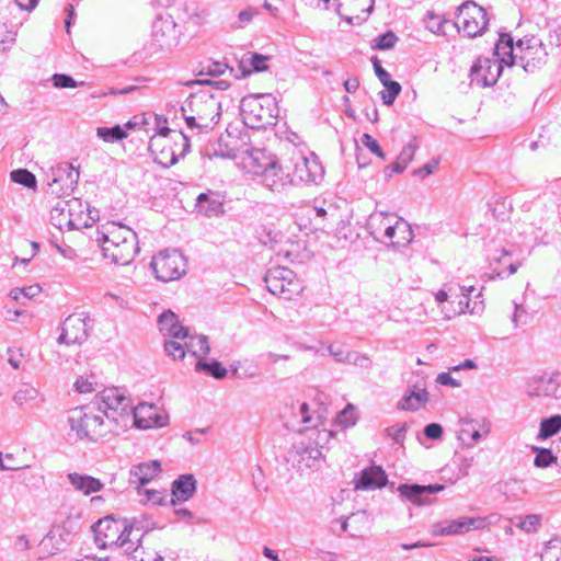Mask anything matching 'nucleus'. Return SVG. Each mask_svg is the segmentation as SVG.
Masks as SVG:
<instances>
[{
    "mask_svg": "<svg viewBox=\"0 0 561 561\" xmlns=\"http://www.w3.org/2000/svg\"><path fill=\"white\" fill-rule=\"evenodd\" d=\"M181 112L190 129L208 133L220 119L221 101L209 91H199L183 102Z\"/></svg>",
    "mask_w": 561,
    "mask_h": 561,
    "instance_id": "f257e3e1",
    "label": "nucleus"
},
{
    "mask_svg": "<svg viewBox=\"0 0 561 561\" xmlns=\"http://www.w3.org/2000/svg\"><path fill=\"white\" fill-rule=\"evenodd\" d=\"M96 241L101 243L103 256L116 265L130 264L140 250L137 233L125 226L110 234L102 233Z\"/></svg>",
    "mask_w": 561,
    "mask_h": 561,
    "instance_id": "f03ea898",
    "label": "nucleus"
},
{
    "mask_svg": "<svg viewBox=\"0 0 561 561\" xmlns=\"http://www.w3.org/2000/svg\"><path fill=\"white\" fill-rule=\"evenodd\" d=\"M240 110L243 123L252 129L275 126L279 113L276 98L271 93L244 96Z\"/></svg>",
    "mask_w": 561,
    "mask_h": 561,
    "instance_id": "7ed1b4c3",
    "label": "nucleus"
},
{
    "mask_svg": "<svg viewBox=\"0 0 561 561\" xmlns=\"http://www.w3.org/2000/svg\"><path fill=\"white\" fill-rule=\"evenodd\" d=\"M322 458V451L311 438L299 435L293 442L286 454V461L299 472L317 469Z\"/></svg>",
    "mask_w": 561,
    "mask_h": 561,
    "instance_id": "20e7f679",
    "label": "nucleus"
},
{
    "mask_svg": "<svg viewBox=\"0 0 561 561\" xmlns=\"http://www.w3.org/2000/svg\"><path fill=\"white\" fill-rule=\"evenodd\" d=\"M71 431L80 439L98 440L105 434L104 420L99 414L89 413L83 407L71 409L68 415Z\"/></svg>",
    "mask_w": 561,
    "mask_h": 561,
    "instance_id": "39448f33",
    "label": "nucleus"
},
{
    "mask_svg": "<svg viewBox=\"0 0 561 561\" xmlns=\"http://www.w3.org/2000/svg\"><path fill=\"white\" fill-rule=\"evenodd\" d=\"M454 26L469 37L479 36L488 26L486 11L473 1H466L457 10Z\"/></svg>",
    "mask_w": 561,
    "mask_h": 561,
    "instance_id": "423d86ee",
    "label": "nucleus"
},
{
    "mask_svg": "<svg viewBox=\"0 0 561 561\" xmlns=\"http://www.w3.org/2000/svg\"><path fill=\"white\" fill-rule=\"evenodd\" d=\"M181 28L172 15L158 14L151 26V44L158 50L170 51L180 43Z\"/></svg>",
    "mask_w": 561,
    "mask_h": 561,
    "instance_id": "0eeeda50",
    "label": "nucleus"
},
{
    "mask_svg": "<svg viewBox=\"0 0 561 561\" xmlns=\"http://www.w3.org/2000/svg\"><path fill=\"white\" fill-rule=\"evenodd\" d=\"M154 275L162 282L181 278L185 274L186 261L178 250H164L152 257L150 263Z\"/></svg>",
    "mask_w": 561,
    "mask_h": 561,
    "instance_id": "6e6552de",
    "label": "nucleus"
},
{
    "mask_svg": "<svg viewBox=\"0 0 561 561\" xmlns=\"http://www.w3.org/2000/svg\"><path fill=\"white\" fill-rule=\"evenodd\" d=\"M81 202L78 198L58 199L50 210V222L58 229H80L87 226V222H81Z\"/></svg>",
    "mask_w": 561,
    "mask_h": 561,
    "instance_id": "1a4fd4ad",
    "label": "nucleus"
},
{
    "mask_svg": "<svg viewBox=\"0 0 561 561\" xmlns=\"http://www.w3.org/2000/svg\"><path fill=\"white\" fill-rule=\"evenodd\" d=\"M293 174L289 180L305 183H317L323 179L324 170L314 154L306 157L301 153H295L291 157Z\"/></svg>",
    "mask_w": 561,
    "mask_h": 561,
    "instance_id": "9d476101",
    "label": "nucleus"
},
{
    "mask_svg": "<svg viewBox=\"0 0 561 561\" xmlns=\"http://www.w3.org/2000/svg\"><path fill=\"white\" fill-rule=\"evenodd\" d=\"M389 217L387 214L380 213L378 215H374L370 218V226L374 227L375 221L379 220L380 226L385 227L383 236L391 240V244L393 247L400 248L408 245L413 239V231L408 222L402 220L401 218L396 221L394 225H391L388 221Z\"/></svg>",
    "mask_w": 561,
    "mask_h": 561,
    "instance_id": "9b49d317",
    "label": "nucleus"
},
{
    "mask_svg": "<svg viewBox=\"0 0 561 561\" xmlns=\"http://www.w3.org/2000/svg\"><path fill=\"white\" fill-rule=\"evenodd\" d=\"M88 321H90V318L83 313L67 317L62 323L58 343L66 345L82 344L89 336Z\"/></svg>",
    "mask_w": 561,
    "mask_h": 561,
    "instance_id": "f8f14e48",
    "label": "nucleus"
},
{
    "mask_svg": "<svg viewBox=\"0 0 561 561\" xmlns=\"http://www.w3.org/2000/svg\"><path fill=\"white\" fill-rule=\"evenodd\" d=\"M484 527V519L479 517H460L457 519H444L432 525L433 536L463 535L472 529Z\"/></svg>",
    "mask_w": 561,
    "mask_h": 561,
    "instance_id": "ddd939ff",
    "label": "nucleus"
},
{
    "mask_svg": "<svg viewBox=\"0 0 561 561\" xmlns=\"http://www.w3.org/2000/svg\"><path fill=\"white\" fill-rule=\"evenodd\" d=\"M131 409L130 400L118 389L112 388L102 391L101 403H99L98 410L104 413L107 419L113 417V420H116L112 414L124 415L129 411L131 412Z\"/></svg>",
    "mask_w": 561,
    "mask_h": 561,
    "instance_id": "4468645a",
    "label": "nucleus"
},
{
    "mask_svg": "<svg viewBox=\"0 0 561 561\" xmlns=\"http://www.w3.org/2000/svg\"><path fill=\"white\" fill-rule=\"evenodd\" d=\"M123 525V519H115L112 516L99 519L92 526L98 547L105 549L113 547L114 543L118 542V529H122Z\"/></svg>",
    "mask_w": 561,
    "mask_h": 561,
    "instance_id": "2eb2a0df",
    "label": "nucleus"
},
{
    "mask_svg": "<svg viewBox=\"0 0 561 561\" xmlns=\"http://www.w3.org/2000/svg\"><path fill=\"white\" fill-rule=\"evenodd\" d=\"M444 489L440 484L421 485L416 483H404L398 486L400 496L416 506L430 505L433 502V495Z\"/></svg>",
    "mask_w": 561,
    "mask_h": 561,
    "instance_id": "dca6fc26",
    "label": "nucleus"
},
{
    "mask_svg": "<svg viewBox=\"0 0 561 561\" xmlns=\"http://www.w3.org/2000/svg\"><path fill=\"white\" fill-rule=\"evenodd\" d=\"M73 536L72 522L67 519L60 526L54 527L44 537L42 546L49 554H56L66 549L72 541Z\"/></svg>",
    "mask_w": 561,
    "mask_h": 561,
    "instance_id": "f3484780",
    "label": "nucleus"
},
{
    "mask_svg": "<svg viewBox=\"0 0 561 561\" xmlns=\"http://www.w3.org/2000/svg\"><path fill=\"white\" fill-rule=\"evenodd\" d=\"M135 425L139 428L163 427L168 424L169 416L159 412L154 404L139 403L131 409Z\"/></svg>",
    "mask_w": 561,
    "mask_h": 561,
    "instance_id": "a211bd4d",
    "label": "nucleus"
},
{
    "mask_svg": "<svg viewBox=\"0 0 561 561\" xmlns=\"http://www.w3.org/2000/svg\"><path fill=\"white\" fill-rule=\"evenodd\" d=\"M336 11L345 21H365L374 9L375 0H336Z\"/></svg>",
    "mask_w": 561,
    "mask_h": 561,
    "instance_id": "6ab92c4d",
    "label": "nucleus"
},
{
    "mask_svg": "<svg viewBox=\"0 0 561 561\" xmlns=\"http://www.w3.org/2000/svg\"><path fill=\"white\" fill-rule=\"evenodd\" d=\"M196 488L197 481L193 474H181L172 482L170 504L176 506L179 503L188 501L196 493Z\"/></svg>",
    "mask_w": 561,
    "mask_h": 561,
    "instance_id": "aec40b11",
    "label": "nucleus"
},
{
    "mask_svg": "<svg viewBox=\"0 0 561 561\" xmlns=\"http://www.w3.org/2000/svg\"><path fill=\"white\" fill-rule=\"evenodd\" d=\"M388 482V476L380 466H370L360 471L358 478L354 480L357 490H374L385 486Z\"/></svg>",
    "mask_w": 561,
    "mask_h": 561,
    "instance_id": "412c9836",
    "label": "nucleus"
},
{
    "mask_svg": "<svg viewBox=\"0 0 561 561\" xmlns=\"http://www.w3.org/2000/svg\"><path fill=\"white\" fill-rule=\"evenodd\" d=\"M277 161L276 157L268 153L265 149H251L247 151L244 164L253 174L261 176L273 163Z\"/></svg>",
    "mask_w": 561,
    "mask_h": 561,
    "instance_id": "4be33fe9",
    "label": "nucleus"
},
{
    "mask_svg": "<svg viewBox=\"0 0 561 561\" xmlns=\"http://www.w3.org/2000/svg\"><path fill=\"white\" fill-rule=\"evenodd\" d=\"M514 60L513 38L507 34H502L493 50V64H497V70L501 73L504 67L513 66Z\"/></svg>",
    "mask_w": 561,
    "mask_h": 561,
    "instance_id": "5701e85b",
    "label": "nucleus"
},
{
    "mask_svg": "<svg viewBox=\"0 0 561 561\" xmlns=\"http://www.w3.org/2000/svg\"><path fill=\"white\" fill-rule=\"evenodd\" d=\"M158 324L163 335L175 340L188 337V329L180 324L178 316L171 310H165L158 317Z\"/></svg>",
    "mask_w": 561,
    "mask_h": 561,
    "instance_id": "b1692460",
    "label": "nucleus"
},
{
    "mask_svg": "<svg viewBox=\"0 0 561 561\" xmlns=\"http://www.w3.org/2000/svg\"><path fill=\"white\" fill-rule=\"evenodd\" d=\"M263 184L272 192H282L288 184H293L289 172H285L278 160L262 175Z\"/></svg>",
    "mask_w": 561,
    "mask_h": 561,
    "instance_id": "393cba45",
    "label": "nucleus"
},
{
    "mask_svg": "<svg viewBox=\"0 0 561 561\" xmlns=\"http://www.w3.org/2000/svg\"><path fill=\"white\" fill-rule=\"evenodd\" d=\"M197 213L205 217H217L224 214V203L214 192L201 193L196 198Z\"/></svg>",
    "mask_w": 561,
    "mask_h": 561,
    "instance_id": "a878e982",
    "label": "nucleus"
},
{
    "mask_svg": "<svg viewBox=\"0 0 561 561\" xmlns=\"http://www.w3.org/2000/svg\"><path fill=\"white\" fill-rule=\"evenodd\" d=\"M161 472L159 460H151L135 465L130 469V483L145 485Z\"/></svg>",
    "mask_w": 561,
    "mask_h": 561,
    "instance_id": "bb28decb",
    "label": "nucleus"
},
{
    "mask_svg": "<svg viewBox=\"0 0 561 561\" xmlns=\"http://www.w3.org/2000/svg\"><path fill=\"white\" fill-rule=\"evenodd\" d=\"M171 133L175 135L174 141L176 149L171 150L169 162L160 161V163L164 164L165 167L174 165L179 161V158H183L188 153L191 148L188 137L182 131H173L168 127H163L160 129L159 135L165 137Z\"/></svg>",
    "mask_w": 561,
    "mask_h": 561,
    "instance_id": "cd10ccee",
    "label": "nucleus"
},
{
    "mask_svg": "<svg viewBox=\"0 0 561 561\" xmlns=\"http://www.w3.org/2000/svg\"><path fill=\"white\" fill-rule=\"evenodd\" d=\"M68 480L77 491L82 492L84 495L99 492L103 488V483L99 479L88 474L72 472L68 474Z\"/></svg>",
    "mask_w": 561,
    "mask_h": 561,
    "instance_id": "c85d7f7f",
    "label": "nucleus"
},
{
    "mask_svg": "<svg viewBox=\"0 0 561 561\" xmlns=\"http://www.w3.org/2000/svg\"><path fill=\"white\" fill-rule=\"evenodd\" d=\"M293 276L294 272L291 270L278 266L267 271L264 282L270 293L280 297V293L283 291V287H280L282 282H287L286 277Z\"/></svg>",
    "mask_w": 561,
    "mask_h": 561,
    "instance_id": "c756f323",
    "label": "nucleus"
},
{
    "mask_svg": "<svg viewBox=\"0 0 561 561\" xmlns=\"http://www.w3.org/2000/svg\"><path fill=\"white\" fill-rule=\"evenodd\" d=\"M268 60L267 56L261 55L259 53H248L245 54L240 64L239 68L241 70V76L247 77L252 72H261L267 69L266 61Z\"/></svg>",
    "mask_w": 561,
    "mask_h": 561,
    "instance_id": "7c9ffc66",
    "label": "nucleus"
},
{
    "mask_svg": "<svg viewBox=\"0 0 561 561\" xmlns=\"http://www.w3.org/2000/svg\"><path fill=\"white\" fill-rule=\"evenodd\" d=\"M491 70L490 58H478L470 69V81L471 84L485 88L490 85L488 76Z\"/></svg>",
    "mask_w": 561,
    "mask_h": 561,
    "instance_id": "2f4dec72",
    "label": "nucleus"
},
{
    "mask_svg": "<svg viewBox=\"0 0 561 561\" xmlns=\"http://www.w3.org/2000/svg\"><path fill=\"white\" fill-rule=\"evenodd\" d=\"M427 401L428 392L426 389L414 388L410 393L404 394V397L399 401L398 409L404 411H416Z\"/></svg>",
    "mask_w": 561,
    "mask_h": 561,
    "instance_id": "473e14b6",
    "label": "nucleus"
},
{
    "mask_svg": "<svg viewBox=\"0 0 561 561\" xmlns=\"http://www.w3.org/2000/svg\"><path fill=\"white\" fill-rule=\"evenodd\" d=\"M79 173L70 163H59L55 168H51V182L49 185L62 183L72 184L77 181Z\"/></svg>",
    "mask_w": 561,
    "mask_h": 561,
    "instance_id": "72a5a7b5",
    "label": "nucleus"
},
{
    "mask_svg": "<svg viewBox=\"0 0 561 561\" xmlns=\"http://www.w3.org/2000/svg\"><path fill=\"white\" fill-rule=\"evenodd\" d=\"M183 340L185 341L186 352H190L195 357L206 356L210 352L206 335H191L188 333V337Z\"/></svg>",
    "mask_w": 561,
    "mask_h": 561,
    "instance_id": "f704fd0d",
    "label": "nucleus"
},
{
    "mask_svg": "<svg viewBox=\"0 0 561 561\" xmlns=\"http://www.w3.org/2000/svg\"><path fill=\"white\" fill-rule=\"evenodd\" d=\"M195 370L205 371L215 379H224L227 376V369L217 359H213L210 362L198 359L195 364Z\"/></svg>",
    "mask_w": 561,
    "mask_h": 561,
    "instance_id": "c9c22d12",
    "label": "nucleus"
},
{
    "mask_svg": "<svg viewBox=\"0 0 561 561\" xmlns=\"http://www.w3.org/2000/svg\"><path fill=\"white\" fill-rule=\"evenodd\" d=\"M490 430L489 427L483 426L482 430L476 428L474 424L468 423L467 427L462 428L459 434V438L467 445H474L482 437H486Z\"/></svg>",
    "mask_w": 561,
    "mask_h": 561,
    "instance_id": "e433bc0d",
    "label": "nucleus"
},
{
    "mask_svg": "<svg viewBox=\"0 0 561 561\" xmlns=\"http://www.w3.org/2000/svg\"><path fill=\"white\" fill-rule=\"evenodd\" d=\"M96 135L105 142H116L127 138V133L121 125L99 127L96 128Z\"/></svg>",
    "mask_w": 561,
    "mask_h": 561,
    "instance_id": "4c0bfd02",
    "label": "nucleus"
},
{
    "mask_svg": "<svg viewBox=\"0 0 561 561\" xmlns=\"http://www.w3.org/2000/svg\"><path fill=\"white\" fill-rule=\"evenodd\" d=\"M123 522H124V525H123L122 529H118L119 540H118V542L114 543L113 546L125 548L126 551H135L136 548L133 547V543L130 540V536L133 535V533L135 530V525H134V523H130L126 518H124Z\"/></svg>",
    "mask_w": 561,
    "mask_h": 561,
    "instance_id": "58836bf2",
    "label": "nucleus"
},
{
    "mask_svg": "<svg viewBox=\"0 0 561 561\" xmlns=\"http://www.w3.org/2000/svg\"><path fill=\"white\" fill-rule=\"evenodd\" d=\"M561 430V415H554L540 422L539 437L548 438Z\"/></svg>",
    "mask_w": 561,
    "mask_h": 561,
    "instance_id": "ea45409f",
    "label": "nucleus"
},
{
    "mask_svg": "<svg viewBox=\"0 0 561 561\" xmlns=\"http://www.w3.org/2000/svg\"><path fill=\"white\" fill-rule=\"evenodd\" d=\"M38 396V390L30 383H22L15 392L13 400L18 405H23L34 401Z\"/></svg>",
    "mask_w": 561,
    "mask_h": 561,
    "instance_id": "a19ab883",
    "label": "nucleus"
},
{
    "mask_svg": "<svg viewBox=\"0 0 561 561\" xmlns=\"http://www.w3.org/2000/svg\"><path fill=\"white\" fill-rule=\"evenodd\" d=\"M11 180L14 183L21 184L27 188L36 187V178L35 175L26 169H18L11 172Z\"/></svg>",
    "mask_w": 561,
    "mask_h": 561,
    "instance_id": "79ce46f5",
    "label": "nucleus"
},
{
    "mask_svg": "<svg viewBox=\"0 0 561 561\" xmlns=\"http://www.w3.org/2000/svg\"><path fill=\"white\" fill-rule=\"evenodd\" d=\"M516 270L517 263L507 253H504V255L496 261V267L494 268L500 277L510 276L515 273Z\"/></svg>",
    "mask_w": 561,
    "mask_h": 561,
    "instance_id": "37998d69",
    "label": "nucleus"
},
{
    "mask_svg": "<svg viewBox=\"0 0 561 561\" xmlns=\"http://www.w3.org/2000/svg\"><path fill=\"white\" fill-rule=\"evenodd\" d=\"M425 24L426 28L432 33L445 35V26L449 24V21L433 12H427Z\"/></svg>",
    "mask_w": 561,
    "mask_h": 561,
    "instance_id": "c03bdc74",
    "label": "nucleus"
},
{
    "mask_svg": "<svg viewBox=\"0 0 561 561\" xmlns=\"http://www.w3.org/2000/svg\"><path fill=\"white\" fill-rule=\"evenodd\" d=\"M541 561H561V540H550L541 552Z\"/></svg>",
    "mask_w": 561,
    "mask_h": 561,
    "instance_id": "a18cd8bd",
    "label": "nucleus"
},
{
    "mask_svg": "<svg viewBox=\"0 0 561 561\" xmlns=\"http://www.w3.org/2000/svg\"><path fill=\"white\" fill-rule=\"evenodd\" d=\"M228 69V65L222 61L208 60L201 65L198 71L199 76L206 75L210 77H217L222 75Z\"/></svg>",
    "mask_w": 561,
    "mask_h": 561,
    "instance_id": "49530a36",
    "label": "nucleus"
},
{
    "mask_svg": "<svg viewBox=\"0 0 561 561\" xmlns=\"http://www.w3.org/2000/svg\"><path fill=\"white\" fill-rule=\"evenodd\" d=\"M356 421V409L351 403H348L346 408L336 415V423L345 428L355 425Z\"/></svg>",
    "mask_w": 561,
    "mask_h": 561,
    "instance_id": "de8ad7c7",
    "label": "nucleus"
},
{
    "mask_svg": "<svg viewBox=\"0 0 561 561\" xmlns=\"http://www.w3.org/2000/svg\"><path fill=\"white\" fill-rule=\"evenodd\" d=\"M398 42L397 35L392 31H388L378 35L373 42V49L386 50L392 48Z\"/></svg>",
    "mask_w": 561,
    "mask_h": 561,
    "instance_id": "09e8293b",
    "label": "nucleus"
},
{
    "mask_svg": "<svg viewBox=\"0 0 561 561\" xmlns=\"http://www.w3.org/2000/svg\"><path fill=\"white\" fill-rule=\"evenodd\" d=\"M383 87L386 88V90H383L379 93L380 98L386 105H391L394 102V100L397 99V96L400 94L401 85L399 82L393 81V82H389L388 84H386Z\"/></svg>",
    "mask_w": 561,
    "mask_h": 561,
    "instance_id": "8fccbe9b",
    "label": "nucleus"
},
{
    "mask_svg": "<svg viewBox=\"0 0 561 561\" xmlns=\"http://www.w3.org/2000/svg\"><path fill=\"white\" fill-rule=\"evenodd\" d=\"M164 351L173 359H183L186 353L185 342L182 344L179 341H165Z\"/></svg>",
    "mask_w": 561,
    "mask_h": 561,
    "instance_id": "3c124183",
    "label": "nucleus"
},
{
    "mask_svg": "<svg viewBox=\"0 0 561 561\" xmlns=\"http://www.w3.org/2000/svg\"><path fill=\"white\" fill-rule=\"evenodd\" d=\"M15 41V33L5 22L0 21V50H5Z\"/></svg>",
    "mask_w": 561,
    "mask_h": 561,
    "instance_id": "603ef678",
    "label": "nucleus"
},
{
    "mask_svg": "<svg viewBox=\"0 0 561 561\" xmlns=\"http://www.w3.org/2000/svg\"><path fill=\"white\" fill-rule=\"evenodd\" d=\"M53 84L56 88H77L83 84V82H77L71 76L65 73H55L51 78Z\"/></svg>",
    "mask_w": 561,
    "mask_h": 561,
    "instance_id": "864d4df0",
    "label": "nucleus"
},
{
    "mask_svg": "<svg viewBox=\"0 0 561 561\" xmlns=\"http://www.w3.org/2000/svg\"><path fill=\"white\" fill-rule=\"evenodd\" d=\"M287 282H282L280 287H283V291L280 293V298L286 300H290L291 297L300 291V287L297 280L293 277H286Z\"/></svg>",
    "mask_w": 561,
    "mask_h": 561,
    "instance_id": "5fc2aeb1",
    "label": "nucleus"
},
{
    "mask_svg": "<svg viewBox=\"0 0 561 561\" xmlns=\"http://www.w3.org/2000/svg\"><path fill=\"white\" fill-rule=\"evenodd\" d=\"M362 144L377 157H379L382 160H386L385 152L382 151L381 147L373 136H370L369 134H364L362 136Z\"/></svg>",
    "mask_w": 561,
    "mask_h": 561,
    "instance_id": "6e6d98bb",
    "label": "nucleus"
},
{
    "mask_svg": "<svg viewBox=\"0 0 561 561\" xmlns=\"http://www.w3.org/2000/svg\"><path fill=\"white\" fill-rule=\"evenodd\" d=\"M386 433L397 444H402L407 434V424H398L386 428Z\"/></svg>",
    "mask_w": 561,
    "mask_h": 561,
    "instance_id": "4d7b16f0",
    "label": "nucleus"
},
{
    "mask_svg": "<svg viewBox=\"0 0 561 561\" xmlns=\"http://www.w3.org/2000/svg\"><path fill=\"white\" fill-rule=\"evenodd\" d=\"M146 501L151 502L154 505H164L167 503L168 495L164 492L157 490H145Z\"/></svg>",
    "mask_w": 561,
    "mask_h": 561,
    "instance_id": "13d9d810",
    "label": "nucleus"
},
{
    "mask_svg": "<svg viewBox=\"0 0 561 561\" xmlns=\"http://www.w3.org/2000/svg\"><path fill=\"white\" fill-rule=\"evenodd\" d=\"M416 149H417V145L414 144L413 141H410L408 145H405L402 148V150L399 153L398 158L401 159V161L403 163L409 164L413 160L414 154L416 152Z\"/></svg>",
    "mask_w": 561,
    "mask_h": 561,
    "instance_id": "bf43d9fd",
    "label": "nucleus"
},
{
    "mask_svg": "<svg viewBox=\"0 0 561 561\" xmlns=\"http://www.w3.org/2000/svg\"><path fill=\"white\" fill-rule=\"evenodd\" d=\"M373 65H374L375 73H376L377 78L379 79V81L382 83V85H386L389 82H393V80H391V78H390L389 72L385 68L381 67L377 57L373 58Z\"/></svg>",
    "mask_w": 561,
    "mask_h": 561,
    "instance_id": "052dcab7",
    "label": "nucleus"
},
{
    "mask_svg": "<svg viewBox=\"0 0 561 561\" xmlns=\"http://www.w3.org/2000/svg\"><path fill=\"white\" fill-rule=\"evenodd\" d=\"M437 167H438V161L432 160V161L427 162L426 164H424L422 168L415 169L413 171V175L424 179V178L428 176L430 174H432L437 169Z\"/></svg>",
    "mask_w": 561,
    "mask_h": 561,
    "instance_id": "680f3d73",
    "label": "nucleus"
},
{
    "mask_svg": "<svg viewBox=\"0 0 561 561\" xmlns=\"http://www.w3.org/2000/svg\"><path fill=\"white\" fill-rule=\"evenodd\" d=\"M424 435L430 439H439L443 436V427L438 423H430L424 427Z\"/></svg>",
    "mask_w": 561,
    "mask_h": 561,
    "instance_id": "e2e57ef3",
    "label": "nucleus"
},
{
    "mask_svg": "<svg viewBox=\"0 0 561 561\" xmlns=\"http://www.w3.org/2000/svg\"><path fill=\"white\" fill-rule=\"evenodd\" d=\"M540 524V517L538 515H528L520 523L519 526L526 531L536 530Z\"/></svg>",
    "mask_w": 561,
    "mask_h": 561,
    "instance_id": "0e129e2a",
    "label": "nucleus"
},
{
    "mask_svg": "<svg viewBox=\"0 0 561 561\" xmlns=\"http://www.w3.org/2000/svg\"><path fill=\"white\" fill-rule=\"evenodd\" d=\"M553 459L554 458L550 450L542 449L537 454L535 458V463L538 467H548L553 461Z\"/></svg>",
    "mask_w": 561,
    "mask_h": 561,
    "instance_id": "69168bd1",
    "label": "nucleus"
},
{
    "mask_svg": "<svg viewBox=\"0 0 561 561\" xmlns=\"http://www.w3.org/2000/svg\"><path fill=\"white\" fill-rule=\"evenodd\" d=\"M436 382L443 386H450L454 388L460 387V382L453 378L449 373H440L436 377Z\"/></svg>",
    "mask_w": 561,
    "mask_h": 561,
    "instance_id": "338daca9",
    "label": "nucleus"
},
{
    "mask_svg": "<svg viewBox=\"0 0 561 561\" xmlns=\"http://www.w3.org/2000/svg\"><path fill=\"white\" fill-rule=\"evenodd\" d=\"M75 388L80 393L92 392L95 390L93 388V382L83 377L77 379V381L75 382Z\"/></svg>",
    "mask_w": 561,
    "mask_h": 561,
    "instance_id": "774afa93",
    "label": "nucleus"
}]
</instances>
